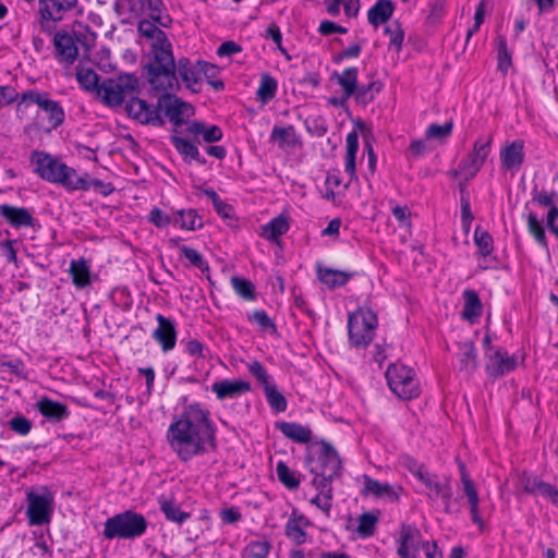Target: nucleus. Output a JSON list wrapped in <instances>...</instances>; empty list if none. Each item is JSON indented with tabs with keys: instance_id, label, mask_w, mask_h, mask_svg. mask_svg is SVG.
Wrapping results in <instances>:
<instances>
[{
	"instance_id": "nucleus-1",
	"label": "nucleus",
	"mask_w": 558,
	"mask_h": 558,
	"mask_svg": "<svg viewBox=\"0 0 558 558\" xmlns=\"http://www.w3.org/2000/svg\"><path fill=\"white\" fill-rule=\"evenodd\" d=\"M137 32L150 40L149 50L143 59L142 77L154 90L173 92L179 88L180 78L187 89L199 92L198 61L193 63L189 58H180L175 62L167 34L151 22L140 21Z\"/></svg>"
},
{
	"instance_id": "nucleus-2",
	"label": "nucleus",
	"mask_w": 558,
	"mask_h": 558,
	"mask_svg": "<svg viewBox=\"0 0 558 558\" xmlns=\"http://www.w3.org/2000/svg\"><path fill=\"white\" fill-rule=\"evenodd\" d=\"M167 440L178 458L187 462L217 450V426L207 409L192 403L173 417L167 430Z\"/></svg>"
},
{
	"instance_id": "nucleus-3",
	"label": "nucleus",
	"mask_w": 558,
	"mask_h": 558,
	"mask_svg": "<svg viewBox=\"0 0 558 558\" xmlns=\"http://www.w3.org/2000/svg\"><path fill=\"white\" fill-rule=\"evenodd\" d=\"M305 464L313 474L312 481L332 486V482L340 477L342 462L337 450L327 441H320L317 452L310 451L305 458Z\"/></svg>"
},
{
	"instance_id": "nucleus-4",
	"label": "nucleus",
	"mask_w": 558,
	"mask_h": 558,
	"mask_svg": "<svg viewBox=\"0 0 558 558\" xmlns=\"http://www.w3.org/2000/svg\"><path fill=\"white\" fill-rule=\"evenodd\" d=\"M140 94L138 77L133 73H119L105 78L99 86L98 97L109 107H119Z\"/></svg>"
},
{
	"instance_id": "nucleus-5",
	"label": "nucleus",
	"mask_w": 558,
	"mask_h": 558,
	"mask_svg": "<svg viewBox=\"0 0 558 558\" xmlns=\"http://www.w3.org/2000/svg\"><path fill=\"white\" fill-rule=\"evenodd\" d=\"M147 530V521L143 514L126 510L107 519L102 535L107 539H134Z\"/></svg>"
},
{
	"instance_id": "nucleus-6",
	"label": "nucleus",
	"mask_w": 558,
	"mask_h": 558,
	"mask_svg": "<svg viewBox=\"0 0 558 558\" xmlns=\"http://www.w3.org/2000/svg\"><path fill=\"white\" fill-rule=\"evenodd\" d=\"M386 381L390 390L401 400L420 396V386L412 368L401 363H390L386 369Z\"/></svg>"
},
{
	"instance_id": "nucleus-7",
	"label": "nucleus",
	"mask_w": 558,
	"mask_h": 558,
	"mask_svg": "<svg viewBox=\"0 0 558 558\" xmlns=\"http://www.w3.org/2000/svg\"><path fill=\"white\" fill-rule=\"evenodd\" d=\"M377 327V316L369 308H357L349 315L348 333L351 344L365 348L374 339Z\"/></svg>"
},
{
	"instance_id": "nucleus-8",
	"label": "nucleus",
	"mask_w": 558,
	"mask_h": 558,
	"mask_svg": "<svg viewBox=\"0 0 558 558\" xmlns=\"http://www.w3.org/2000/svg\"><path fill=\"white\" fill-rule=\"evenodd\" d=\"M21 102L34 104L46 114L50 130L60 128L65 120V112L58 100L52 99L46 90L27 89L21 94Z\"/></svg>"
},
{
	"instance_id": "nucleus-9",
	"label": "nucleus",
	"mask_w": 558,
	"mask_h": 558,
	"mask_svg": "<svg viewBox=\"0 0 558 558\" xmlns=\"http://www.w3.org/2000/svg\"><path fill=\"white\" fill-rule=\"evenodd\" d=\"M27 510L26 515L28 523L35 526H41L49 523L53 512L54 496L51 490L46 487H39L38 492L29 490L26 496Z\"/></svg>"
},
{
	"instance_id": "nucleus-10",
	"label": "nucleus",
	"mask_w": 558,
	"mask_h": 558,
	"mask_svg": "<svg viewBox=\"0 0 558 558\" xmlns=\"http://www.w3.org/2000/svg\"><path fill=\"white\" fill-rule=\"evenodd\" d=\"M493 136H480L474 143L472 150L461 160L465 181H471L482 169L492 150Z\"/></svg>"
},
{
	"instance_id": "nucleus-11",
	"label": "nucleus",
	"mask_w": 558,
	"mask_h": 558,
	"mask_svg": "<svg viewBox=\"0 0 558 558\" xmlns=\"http://www.w3.org/2000/svg\"><path fill=\"white\" fill-rule=\"evenodd\" d=\"M126 114L143 125L163 126L165 120L159 112V107L148 104L134 95L125 105Z\"/></svg>"
},
{
	"instance_id": "nucleus-12",
	"label": "nucleus",
	"mask_w": 558,
	"mask_h": 558,
	"mask_svg": "<svg viewBox=\"0 0 558 558\" xmlns=\"http://www.w3.org/2000/svg\"><path fill=\"white\" fill-rule=\"evenodd\" d=\"M31 162L35 166L34 172L43 180L50 183L61 181L65 163L46 151L35 150L32 153Z\"/></svg>"
},
{
	"instance_id": "nucleus-13",
	"label": "nucleus",
	"mask_w": 558,
	"mask_h": 558,
	"mask_svg": "<svg viewBox=\"0 0 558 558\" xmlns=\"http://www.w3.org/2000/svg\"><path fill=\"white\" fill-rule=\"evenodd\" d=\"M81 41L76 32L58 31L53 35L56 59L66 65L73 64L78 57L77 43Z\"/></svg>"
},
{
	"instance_id": "nucleus-14",
	"label": "nucleus",
	"mask_w": 558,
	"mask_h": 558,
	"mask_svg": "<svg viewBox=\"0 0 558 558\" xmlns=\"http://www.w3.org/2000/svg\"><path fill=\"white\" fill-rule=\"evenodd\" d=\"M165 94L158 98V107L159 112L161 110L165 112L166 117L172 122L175 126H181L184 124V116H189V110L191 106L182 101L175 95L170 92H163Z\"/></svg>"
},
{
	"instance_id": "nucleus-15",
	"label": "nucleus",
	"mask_w": 558,
	"mask_h": 558,
	"mask_svg": "<svg viewBox=\"0 0 558 558\" xmlns=\"http://www.w3.org/2000/svg\"><path fill=\"white\" fill-rule=\"evenodd\" d=\"M396 541L397 554L400 558H408L410 553H418L423 543L420 530L415 525L405 523L401 524Z\"/></svg>"
},
{
	"instance_id": "nucleus-16",
	"label": "nucleus",
	"mask_w": 558,
	"mask_h": 558,
	"mask_svg": "<svg viewBox=\"0 0 558 558\" xmlns=\"http://www.w3.org/2000/svg\"><path fill=\"white\" fill-rule=\"evenodd\" d=\"M77 5V0H39L38 12L44 22H60L64 15Z\"/></svg>"
},
{
	"instance_id": "nucleus-17",
	"label": "nucleus",
	"mask_w": 558,
	"mask_h": 558,
	"mask_svg": "<svg viewBox=\"0 0 558 558\" xmlns=\"http://www.w3.org/2000/svg\"><path fill=\"white\" fill-rule=\"evenodd\" d=\"M517 366L514 356H510L506 351L497 348L493 353L487 354L486 372L489 376L501 377L512 372Z\"/></svg>"
},
{
	"instance_id": "nucleus-18",
	"label": "nucleus",
	"mask_w": 558,
	"mask_h": 558,
	"mask_svg": "<svg viewBox=\"0 0 558 558\" xmlns=\"http://www.w3.org/2000/svg\"><path fill=\"white\" fill-rule=\"evenodd\" d=\"M158 323L157 328L153 331L151 337L160 344L163 352L174 349L177 343V329L174 323L161 314L156 316Z\"/></svg>"
},
{
	"instance_id": "nucleus-19",
	"label": "nucleus",
	"mask_w": 558,
	"mask_h": 558,
	"mask_svg": "<svg viewBox=\"0 0 558 558\" xmlns=\"http://www.w3.org/2000/svg\"><path fill=\"white\" fill-rule=\"evenodd\" d=\"M524 162V142L514 140L500 149L501 168L507 171H518Z\"/></svg>"
},
{
	"instance_id": "nucleus-20",
	"label": "nucleus",
	"mask_w": 558,
	"mask_h": 558,
	"mask_svg": "<svg viewBox=\"0 0 558 558\" xmlns=\"http://www.w3.org/2000/svg\"><path fill=\"white\" fill-rule=\"evenodd\" d=\"M251 384L243 379H222L217 380L211 385V391L219 400L238 398L251 391Z\"/></svg>"
},
{
	"instance_id": "nucleus-21",
	"label": "nucleus",
	"mask_w": 558,
	"mask_h": 558,
	"mask_svg": "<svg viewBox=\"0 0 558 558\" xmlns=\"http://www.w3.org/2000/svg\"><path fill=\"white\" fill-rule=\"evenodd\" d=\"M0 215L15 229L34 227L36 222L32 211L25 207L2 204L0 205Z\"/></svg>"
},
{
	"instance_id": "nucleus-22",
	"label": "nucleus",
	"mask_w": 558,
	"mask_h": 558,
	"mask_svg": "<svg viewBox=\"0 0 558 558\" xmlns=\"http://www.w3.org/2000/svg\"><path fill=\"white\" fill-rule=\"evenodd\" d=\"M38 412L50 423H60L70 416L69 408L48 397H41L36 402Z\"/></svg>"
},
{
	"instance_id": "nucleus-23",
	"label": "nucleus",
	"mask_w": 558,
	"mask_h": 558,
	"mask_svg": "<svg viewBox=\"0 0 558 558\" xmlns=\"http://www.w3.org/2000/svg\"><path fill=\"white\" fill-rule=\"evenodd\" d=\"M460 474H461V483H462V489L468 498V502L470 506V512L472 517V521L480 526L483 525V521L480 517L478 511V505H480V498L478 494L475 487L474 482L470 477V475L466 472L465 465L463 463L460 464Z\"/></svg>"
},
{
	"instance_id": "nucleus-24",
	"label": "nucleus",
	"mask_w": 558,
	"mask_h": 558,
	"mask_svg": "<svg viewBox=\"0 0 558 558\" xmlns=\"http://www.w3.org/2000/svg\"><path fill=\"white\" fill-rule=\"evenodd\" d=\"M308 524L310 522L307 521V519L303 514H300L294 510L286 523L284 534L296 546H300L306 543L307 541V533L303 529V525Z\"/></svg>"
},
{
	"instance_id": "nucleus-25",
	"label": "nucleus",
	"mask_w": 558,
	"mask_h": 558,
	"mask_svg": "<svg viewBox=\"0 0 558 558\" xmlns=\"http://www.w3.org/2000/svg\"><path fill=\"white\" fill-rule=\"evenodd\" d=\"M170 142L185 162L191 163L192 161H195L202 166L207 162L206 158L199 154L196 144L192 141L178 135H172L170 137Z\"/></svg>"
},
{
	"instance_id": "nucleus-26",
	"label": "nucleus",
	"mask_w": 558,
	"mask_h": 558,
	"mask_svg": "<svg viewBox=\"0 0 558 558\" xmlns=\"http://www.w3.org/2000/svg\"><path fill=\"white\" fill-rule=\"evenodd\" d=\"M316 270L318 280L329 290L345 286L352 277L351 272L324 267L319 264L316 266Z\"/></svg>"
},
{
	"instance_id": "nucleus-27",
	"label": "nucleus",
	"mask_w": 558,
	"mask_h": 558,
	"mask_svg": "<svg viewBox=\"0 0 558 558\" xmlns=\"http://www.w3.org/2000/svg\"><path fill=\"white\" fill-rule=\"evenodd\" d=\"M290 229V219L287 215L281 214L272 218L268 223L262 227L260 235L270 242L280 243V236L286 234Z\"/></svg>"
},
{
	"instance_id": "nucleus-28",
	"label": "nucleus",
	"mask_w": 558,
	"mask_h": 558,
	"mask_svg": "<svg viewBox=\"0 0 558 558\" xmlns=\"http://www.w3.org/2000/svg\"><path fill=\"white\" fill-rule=\"evenodd\" d=\"M276 427L284 437L298 444H308L312 439L311 428L296 422H278Z\"/></svg>"
},
{
	"instance_id": "nucleus-29",
	"label": "nucleus",
	"mask_w": 558,
	"mask_h": 558,
	"mask_svg": "<svg viewBox=\"0 0 558 558\" xmlns=\"http://www.w3.org/2000/svg\"><path fill=\"white\" fill-rule=\"evenodd\" d=\"M459 371L468 375L472 374L477 367L476 349L473 342L466 341L459 344Z\"/></svg>"
},
{
	"instance_id": "nucleus-30",
	"label": "nucleus",
	"mask_w": 558,
	"mask_h": 558,
	"mask_svg": "<svg viewBox=\"0 0 558 558\" xmlns=\"http://www.w3.org/2000/svg\"><path fill=\"white\" fill-rule=\"evenodd\" d=\"M173 225L179 226L181 229L195 231L203 228V217L193 209H178L174 211Z\"/></svg>"
},
{
	"instance_id": "nucleus-31",
	"label": "nucleus",
	"mask_w": 558,
	"mask_h": 558,
	"mask_svg": "<svg viewBox=\"0 0 558 558\" xmlns=\"http://www.w3.org/2000/svg\"><path fill=\"white\" fill-rule=\"evenodd\" d=\"M64 174L58 184H61L68 191H88L87 184L88 173L82 175L77 174L76 170L65 165V170L62 171Z\"/></svg>"
},
{
	"instance_id": "nucleus-32",
	"label": "nucleus",
	"mask_w": 558,
	"mask_h": 558,
	"mask_svg": "<svg viewBox=\"0 0 558 558\" xmlns=\"http://www.w3.org/2000/svg\"><path fill=\"white\" fill-rule=\"evenodd\" d=\"M69 272L72 277L73 284L77 289H84L90 284V269L86 259H72Z\"/></svg>"
},
{
	"instance_id": "nucleus-33",
	"label": "nucleus",
	"mask_w": 558,
	"mask_h": 558,
	"mask_svg": "<svg viewBox=\"0 0 558 558\" xmlns=\"http://www.w3.org/2000/svg\"><path fill=\"white\" fill-rule=\"evenodd\" d=\"M429 492L427 494L428 498L432 500H436L440 498L445 505V510L450 512V504L452 498V489L448 481L440 482L437 478L433 480L425 486Z\"/></svg>"
},
{
	"instance_id": "nucleus-34",
	"label": "nucleus",
	"mask_w": 558,
	"mask_h": 558,
	"mask_svg": "<svg viewBox=\"0 0 558 558\" xmlns=\"http://www.w3.org/2000/svg\"><path fill=\"white\" fill-rule=\"evenodd\" d=\"M269 141L276 143L279 148L294 147L298 144V137L293 125L274 126Z\"/></svg>"
},
{
	"instance_id": "nucleus-35",
	"label": "nucleus",
	"mask_w": 558,
	"mask_h": 558,
	"mask_svg": "<svg viewBox=\"0 0 558 558\" xmlns=\"http://www.w3.org/2000/svg\"><path fill=\"white\" fill-rule=\"evenodd\" d=\"M192 135H202L206 143H216L222 138V130L218 125L207 126L204 122L192 121L186 129Z\"/></svg>"
},
{
	"instance_id": "nucleus-36",
	"label": "nucleus",
	"mask_w": 558,
	"mask_h": 558,
	"mask_svg": "<svg viewBox=\"0 0 558 558\" xmlns=\"http://www.w3.org/2000/svg\"><path fill=\"white\" fill-rule=\"evenodd\" d=\"M345 144L344 169L350 179H353L356 173L355 159L359 150V135L355 131H352L347 135Z\"/></svg>"
},
{
	"instance_id": "nucleus-37",
	"label": "nucleus",
	"mask_w": 558,
	"mask_h": 558,
	"mask_svg": "<svg viewBox=\"0 0 558 558\" xmlns=\"http://www.w3.org/2000/svg\"><path fill=\"white\" fill-rule=\"evenodd\" d=\"M359 70L355 66L347 68L341 74L333 72L331 78H336L337 83L342 87L345 98L354 95L357 85Z\"/></svg>"
},
{
	"instance_id": "nucleus-38",
	"label": "nucleus",
	"mask_w": 558,
	"mask_h": 558,
	"mask_svg": "<svg viewBox=\"0 0 558 558\" xmlns=\"http://www.w3.org/2000/svg\"><path fill=\"white\" fill-rule=\"evenodd\" d=\"M159 505L160 510L168 521L181 524L191 517V514L183 511L180 505H178L173 499L160 498Z\"/></svg>"
},
{
	"instance_id": "nucleus-39",
	"label": "nucleus",
	"mask_w": 558,
	"mask_h": 558,
	"mask_svg": "<svg viewBox=\"0 0 558 558\" xmlns=\"http://www.w3.org/2000/svg\"><path fill=\"white\" fill-rule=\"evenodd\" d=\"M313 487L318 492V494L311 499V504L315 505L319 509H322L325 513L329 514L331 509V500H332V486L319 484L317 481H312Z\"/></svg>"
},
{
	"instance_id": "nucleus-40",
	"label": "nucleus",
	"mask_w": 558,
	"mask_h": 558,
	"mask_svg": "<svg viewBox=\"0 0 558 558\" xmlns=\"http://www.w3.org/2000/svg\"><path fill=\"white\" fill-rule=\"evenodd\" d=\"M277 88V80L269 73H262L256 97L262 104H268L276 96Z\"/></svg>"
},
{
	"instance_id": "nucleus-41",
	"label": "nucleus",
	"mask_w": 558,
	"mask_h": 558,
	"mask_svg": "<svg viewBox=\"0 0 558 558\" xmlns=\"http://www.w3.org/2000/svg\"><path fill=\"white\" fill-rule=\"evenodd\" d=\"M464 306L462 315L465 319L472 320L482 315V302L476 291L465 290L463 292Z\"/></svg>"
},
{
	"instance_id": "nucleus-42",
	"label": "nucleus",
	"mask_w": 558,
	"mask_h": 558,
	"mask_svg": "<svg viewBox=\"0 0 558 558\" xmlns=\"http://www.w3.org/2000/svg\"><path fill=\"white\" fill-rule=\"evenodd\" d=\"M276 473L279 482L290 490L300 487V478L295 471H292L286 462L279 461L276 465Z\"/></svg>"
},
{
	"instance_id": "nucleus-43",
	"label": "nucleus",
	"mask_w": 558,
	"mask_h": 558,
	"mask_svg": "<svg viewBox=\"0 0 558 558\" xmlns=\"http://www.w3.org/2000/svg\"><path fill=\"white\" fill-rule=\"evenodd\" d=\"M76 80L80 86L87 92H96L100 86L99 75L93 69L78 68L76 71Z\"/></svg>"
},
{
	"instance_id": "nucleus-44",
	"label": "nucleus",
	"mask_w": 558,
	"mask_h": 558,
	"mask_svg": "<svg viewBox=\"0 0 558 558\" xmlns=\"http://www.w3.org/2000/svg\"><path fill=\"white\" fill-rule=\"evenodd\" d=\"M266 401L269 407L276 412L281 413L284 412L288 408V402L286 397L279 391L275 384L270 386H266L264 389Z\"/></svg>"
},
{
	"instance_id": "nucleus-45",
	"label": "nucleus",
	"mask_w": 558,
	"mask_h": 558,
	"mask_svg": "<svg viewBox=\"0 0 558 558\" xmlns=\"http://www.w3.org/2000/svg\"><path fill=\"white\" fill-rule=\"evenodd\" d=\"M377 522L378 515L374 512L362 513L357 518V525L354 531L362 538L369 537L374 534Z\"/></svg>"
},
{
	"instance_id": "nucleus-46",
	"label": "nucleus",
	"mask_w": 558,
	"mask_h": 558,
	"mask_svg": "<svg viewBox=\"0 0 558 558\" xmlns=\"http://www.w3.org/2000/svg\"><path fill=\"white\" fill-rule=\"evenodd\" d=\"M231 286L235 293L242 299L247 301L256 299L255 286L251 280L234 276L231 278Z\"/></svg>"
},
{
	"instance_id": "nucleus-47",
	"label": "nucleus",
	"mask_w": 558,
	"mask_h": 558,
	"mask_svg": "<svg viewBox=\"0 0 558 558\" xmlns=\"http://www.w3.org/2000/svg\"><path fill=\"white\" fill-rule=\"evenodd\" d=\"M179 251L181 256L186 258L193 267L202 272H209V265L198 251L186 245H180Z\"/></svg>"
},
{
	"instance_id": "nucleus-48",
	"label": "nucleus",
	"mask_w": 558,
	"mask_h": 558,
	"mask_svg": "<svg viewBox=\"0 0 558 558\" xmlns=\"http://www.w3.org/2000/svg\"><path fill=\"white\" fill-rule=\"evenodd\" d=\"M246 318L250 323L258 325L263 331L277 332L276 324L264 310H255L252 313H247Z\"/></svg>"
},
{
	"instance_id": "nucleus-49",
	"label": "nucleus",
	"mask_w": 558,
	"mask_h": 558,
	"mask_svg": "<svg viewBox=\"0 0 558 558\" xmlns=\"http://www.w3.org/2000/svg\"><path fill=\"white\" fill-rule=\"evenodd\" d=\"M391 213L395 219L399 222V227L403 229L404 234H402V241L407 239V235L410 233L409 229L411 227V211L407 205H393V202H390Z\"/></svg>"
},
{
	"instance_id": "nucleus-50",
	"label": "nucleus",
	"mask_w": 558,
	"mask_h": 558,
	"mask_svg": "<svg viewBox=\"0 0 558 558\" xmlns=\"http://www.w3.org/2000/svg\"><path fill=\"white\" fill-rule=\"evenodd\" d=\"M453 130V121L449 120L445 124H430L425 132L427 140L444 141L447 140Z\"/></svg>"
},
{
	"instance_id": "nucleus-51",
	"label": "nucleus",
	"mask_w": 558,
	"mask_h": 558,
	"mask_svg": "<svg viewBox=\"0 0 558 558\" xmlns=\"http://www.w3.org/2000/svg\"><path fill=\"white\" fill-rule=\"evenodd\" d=\"M474 242L482 257H487L493 252V238L487 231H483L477 227L474 231Z\"/></svg>"
},
{
	"instance_id": "nucleus-52",
	"label": "nucleus",
	"mask_w": 558,
	"mask_h": 558,
	"mask_svg": "<svg viewBox=\"0 0 558 558\" xmlns=\"http://www.w3.org/2000/svg\"><path fill=\"white\" fill-rule=\"evenodd\" d=\"M527 229L539 245H542L543 247H547L545 230L541 221L538 220L536 214L534 213H530L527 215Z\"/></svg>"
},
{
	"instance_id": "nucleus-53",
	"label": "nucleus",
	"mask_w": 558,
	"mask_h": 558,
	"mask_svg": "<svg viewBox=\"0 0 558 558\" xmlns=\"http://www.w3.org/2000/svg\"><path fill=\"white\" fill-rule=\"evenodd\" d=\"M386 35H389V48L399 52L404 39V33L400 24L395 21L386 26Z\"/></svg>"
},
{
	"instance_id": "nucleus-54",
	"label": "nucleus",
	"mask_w": 558,
	"mask_h": 558,
	"mask_svg": "<svg viewBox=\"0 0 558 558\" xmlns=\"http://www.w3.org/2000/svg\"><path fill=\"white\" fill-rule=\"evenodd\" d=\"M497 56L498 69L501 72L507 73L508 69L511 66V52L508 49L507 41L504 37L498 38Z\"/></svg>"
},
{
	"instance_id": "nucleus-55",
	"label": "nucleus",
	"mask_w": 558,
	"mask_h": 558,
	"mask_svg": "<svg viewBox=\"0 0 558 558\" xmlns=\"http://www.w3.org/2000/svg\"><path fill=\"white\" fill-rule=\"evenodd\" d=\"M247 369L250 374L254 376L256 380L263 386L264 389L266 386L272 385L271 376L260 362L253 361L247 365Z\"/></svg>"
},
{
	"instance_id": "nucleus-56",
	"label": "nucleus",
	"mask_w": 558,
	"mask_h": 558,
	"mask_svg": "<svg viewBox=\"0 0 558 558\" xmlns=\"http://www.w3.org/2000/svg\"><path fill=\"white\" fill-rule=\"evenodd\" d=\"M532 201L543 207H551L558 204V193L555 191H539L537 187L532 190Z\"/></svg>"
},
{
	"instance_id": "nucleus-57",
	"label": "nucleus",
	"mask_w": 558,
	"mask_h": 558,
	"mask_svg": "<svg viewBox=\"0 0 558 558\" xmlns=\"http://www.w3.org/2000/svg\"><path fill=\"white\" fill-rule=\"evenodd\" d=\"M147 220H148V222H150L151 225H154L157 228H160V229L166 228L169 225L173 223L174 211L172 213V215H168L165 211H162L160 208L154 207L149 211Z\"/></svg>"
},
{
	"instance_id": "nucleus-58",
	"label": "nucleus",
	"mask_w": 558,
	"mask_h": 558,
	"mask_svg": "<svg viewBox=\"0 0 558 558\" xmlns=\"http://www.w3.org/2000/svg\"><path fill=\"white\" fill-rule=\"evenodd\" d=\"M380 90V86L377 83H369L366 86H356V92L354 93L356 101L363 105L369 104L376 94Z\"/></svg>"
},
{
	"instance_id": "nucleus-59",
	"label": "nucleus",
	"mask_w": 558,
	"mask_h": 558,
	"mask_svg": "<svg viewBox=\"0 0 558 558\" xmlns=\"http://www.w3.org/2000/svg\"><path fill=\"white\" fill-rule=\"evenodd\" d=\"M362 481L363 488L361 490V494L363 496H374L377 498L384 496V485L380 484L378 481L373 480L371 476L366 474L362 476Z\"/></svg>"
},
{
	"instance_id": "nucleus-60",
	"label": "nucleus",
	"mask_w": 558,
	"mask_h": 558,
	"mask_svg": "<svg viewBox=\"0 0 558 558\" xmlns=\"http://www.w3.org/2000/svg\"><path fill=\"white\" fill-rule=\"evenodd\" d=\"M519 484L523 493L525 494H536L541 492V485L544 484V481L538 480L537 477H533L526 472H523L519 478Z\"/></svg>"
},
{
	"instance_id": "nucleus-61",
	"label": "nucleus",
	"mask_w": 558,
	"mask_h": 558,
	"mask_svg": "<svg viewBox=\"0 0 558 558\" xmlns=\"http://www.w3.org/2000/svg\"><path fill=\"white\" fill-rule=\"evenodd\" d=\"M271 545L269 542L252 541L246 546V553L252 558H267Z\"/></svg>"
},
{
	"instance_id": "nucleus-62",
	"label": "nucleus",
	"mask_w": 558,
	"mask_h": 558,
	"mask_svg": "<svg viewBox=\"0 0 558 558\" xmlns=\"http://www.w3.org/2000/svg\"><path fill=\"white\" fill-rule=\"evenodd\" d=\"M304 125L306 131L316 137H323L328 131L325 120L320 117L306 119Z\"/></svg>"
},
{
	"instance_id": "nucleus-63",
	"label": "nucleus",
	"mask_w": 558,
	"mask_h": 558,
	"mask_svg": "<svg viewBox=\"0 0 558 558\" xmlns=\"http://www.w3.org/2000/svg\"><path fill=\"white\" fill-rule=\"evenodd\" d=\"M181 344L184 345L185 352L194 357H206V352H208L207 347L198 341L197 339H189V340H181Z\"/></svg>"
},
{
	"instance_id": "nucleus-64",
	"label": "nucleus",
	"mask_w": 558,
	"mask_h": 558,
	"mask_svg": "<svg viewBox=\"0 0 558 558\" xmlns=\"http://www.w3.org/2000/svg\"><path fill=\"white\" fill-rule=\"evenodd\" d=\"M9 426L16 434L25 436L31 432L32 422L24 416L17 415L9 421Z\"/></svg>"
}]
</instances>
